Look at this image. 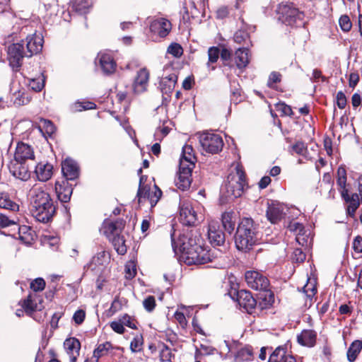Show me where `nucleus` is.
Instances as JSON below:
<instances>
[{"instance_id": "obj_1", "label": "nucleus", "mask_w": 362, "mask_h": 362, "mask_svg": "<svg viewBox=\"0 0 362 362\" xmlns=\"http://www.w3.org/2000/svg\"><path fill=\"white\" fill-rule=\"evenodd\" d=\"M32 215L39 222L47 223L54 216L56 207L45 186L35 185L30 190Z\"/></svg>"}, {"instance_id": "obj_2", "label": "nucleus", "mask_w": 362, "mask_h": 362, "mask_svg": "<svg viewBox=\"0 0 362 362\" xmlns=\"http://www.w3.org/2000/svg\"><path fill=\"white\" fill-rule=\"evenodd\" d=\"M259 240L258 225L250 218H243L235 235V245L239 250H247Z\"/></svg>"}, {"instance_id": "obj_3", "label": "nucleus", "mask_w": 362, "mask_h": 362, "mask_svg": "<svg viewBox=\"0 0 362 362\" xmlns=\"http://www.w3.org/2000/svg\"><path fill=\"white\" fill-rule=\"evenodd\" d=\"M246 186L247 181L243 166L237 163L228 175L222 190L227 197L235 199L242 196Z\"/></svg>"}, {"instance_id": "obj_4", "label": "nucleus", "mask_w": 362, "mask_h": 362, "mask_svg": "<svg viewBox=\"0 0 362 362\" xmlns=\"http://www.w3.org/2000/svg\"><path fill=\"white\" fill-rule=\"evenodd\" d=\"M196 202L183 200L180 205V220L187 226H195L203 220L202 214L196 210Z\"/></svg>"}, {"instance_id": "obj_5", "label": "nucleus", "mask_w": 362, "mask_h": 362, "mask_svg": "<svg viewBox=\"0 0 362 362\" xmlns=\"http://www.w3.org/2000/svg\"><path fill=\"white\" fill-rule=\"evenodd\" d=\"M180 260L186 264H204L211 261L209 251L201 245H194L180 256Z\"/></svg>"}, {"instance_id": "obj_6", "label": "nucleus", "mask_w": 362, "mask_h": 362, "mask_svg": "<svg viewBox=\"0 0 362 362\" xmlns=\"http://www.w3.org/2000/svg\"><path fill=\"white\" fill-rule=\"evenodd\" d=\"M199 141L202 149L211 154L219 153L223 146L222 137L213 132H206L199 134Z\"/></svg>"}, {"instance_id": "obj_7", "label": "nucleus", "mask_w": 362, "mask_h": 362, "mask_svg": "<svg viewBox=\"0 0 362 362\" xmlns=\"http://www.w3.org/2000/svg\"><path fill=\"white\" fill-rule=\"evenodd\" d=\"M199 237L193 233L192 230H187L180 235L178 240L175 241L172 237V245L175 253L178 252L180 255L188 251L194 245H199Z\"/></svg>"}, {"instance_id": "obj_8", "label": "nucleus", "mask_w": 362, "mask_h": 362, "mask_svg": "<svg viewBox=\"0 0 362 362\" xmlns=\"http://www.w3.org/2000/svg\"><path fill=\"white\" fill-rule=\"evenodd\" d=\"M1 229L3 230L1 233L5 235L16 237V235H18L22 240L25 243L30 242L26 237H23L21 235L22 232L27 229L26 227H19L16 221L10 220L6 215L2 214H0V230Z\"/></svg>"}, {"instance_id": "obj_9", "label": "nucleus", "mask_w": 362, "mask_h": 362, "mask_svg": "<svg viewBox=\"0 0 362 362\" xmlns=\"http://www.w3.org/2000/svg\"><path fill=\"white\" fill-rule=\"evenodd\" d=\"M24 42L14 43L8 47V59L14 71H18L22 65L23 59L27 57Z\"/></svg>"}, {"instance_id": "obj_10", "label": "nucleus", "mask_w": 362, "mask_h": 362, "mask_svg": "<svg viewBox=\"0 0 362 362\" xmlns=\"http://www.w3.org/2000/svg\"><path fill=\"white\" fill-rule=\"evenodd\" d=\"M144 177L141 176L139 180V187L137 192L139 202L141 203L143 199H147L149 201L151 207L156 206L161 197L162 192L156 186L154 185L152 189L147 188L146 186L142 185Z\"/></svg>"}, {"instance_id": "obj_11", "label": "nucleus", "mask_w": 362, "mask_h": 362, "mask_svg": "<svg viewBox=\"0 0 362 362\" xmlns=\"http://www.w3.org/2000/svg\"><path fill=\"white\" fill-rule=\"evenodd\" d=\"M278 20L282 23L292 25L297 19L301 18V13L291 4H280L277 8Z\"/></svg>"}, {"instance_id": "obj_12", "label": "nucleus", "mask_w": 362, "mask_h": 362, "mask_svg": "<svg viewBox=\"0 0 362 362\" xmlns=\"http://www.w3.org/2000/svg\"><path fill=\"white\" fill-rule=\"evenodd\" d=\"M245 278L248 286L255 290L266 291L269 286L268 279L257 271L246 272Z\"/></svg>"}, {"instance_id": "obj_13", "label": "nucleus", "mask_w": 362, "mask_h": 362, "mask_svg": "<svg viewBox=\"0 0 362 362\" xmlns=\"http://www.w3.org/2000/svg\"><path fill=\"white\" fill-rule=\"evenodd\" d=\"M288 208L284 204L272 202L268 204L267 217L272 223H276L285 217Z\"/></svg>"}, {"instance_id": "obj_14", "label": "nucleus", "mask_w": 362, "mask_h": 362, "mask_svg": "<svg viewBox=\"0 0 362 362\" xmlns=\"http://www.w3.org/2000/svg\"><path fill=\"white\" fill-rule=\"evenodd\" d=\"M8 169L15 177L21 180L27 181L30 177V171L25 162L13 159L9 163Z\"/></svg>"}, {"instance_id": "obj_15", "label": "nucleus", "mask_w": 362, "mask_h": 362, "mask_svg": "<svg viewBox=\"0 0 362 362\" xmlns=\"http://www.w3.org/2000/svg\"><path fill=\"white\" fill-rule=\"evenodd\" d=\"M341 196L345 202L347 216L354 218L355 213L360 205L359 196L356 193L349 194L347 189L341 192Z\"/></svg>"}, {"instance_id": "obj_16", "label": "nucleus", "mask_w": 362, "mask_h": 362, "mask_svg": "<svg viewBox=\"0 0 362 362\" xmlns=\"http://www.w3.org/2000/svg\"><path fill=\"white\" fill-rule=\"evenodd\" d=\"M26 45V55L27 57H30L33 54L39 53L43 45V37L40 34H34L28 35L25 39Z\"/></svg>"}, {"instance_id": "obj_17", "label": "nucleus", "mask_w": 362, "mask_h": 362, "mask_svg": "<svg viewBox=\"0 0 362 362\" xmlns=\"http://www.w3.org/2000/svg\"><path fill=\"white\" fill-rule=\"evenodd\" d=\"M171 28L170 22L164 18H156L150 24L151 32L160 37H166L170 32Z\"/></svg>"}, {"instance_id": "obj_18", "label": "nucleus", "mask_w": 362, "mask_h": 362, "mask_svg": "<svg viewBox=\"0 0 362 362\" xmlns=\"http://www.w3.org/2000/svg\"><path fill=\"white\" fill-rule=\"evenodd\" d=\"M208 237L214 246L222 245L225 243V235L221 230L218 222L211 221L209 223Z\"/></svg>"}, {"instance_id": "obj_19", "label": "nucleus", "mask_w": 362, "mask_h": 362, "mask_svg": "<svg viewBox=\"0 0 362 362\" xmlns=\"http://www.w3.org/2000/svg\"><path fill=\"white\" fill-rule=\"evenodd\" d=\"M194 168L179 165V172L175 180L176 186L185 191L187 189L192 182V172Z\"/></svg>"}, {"instance_id": "obj_20", "label": "nucleus", "mask_w": 362, "mask_h": 362, "mask_svg": "<svg viewBox=\"0 0 362 362\" xmlns=\"http://www.w3.org/2000/svg\"><path fill=\"white\" fill-rule=\"evenodd\" d=\"M149 76V71L145 68L137 72L133 83V89L136 93H141L147 90Z\"/></svg>"}, {"instance_id": "obj_21", "label": "nucleus", "mask_w": 362, "mask_h": 362, "mask_svg": "<svg viewBox=\"0 0 362 362\" xmlns=\"http://www.w3.org/2000/svg\"><path fill=\"white\" fill-rule=\"evenodd\" d=\"M34 173L37 180L47 182L51 179L53 175L54 167L48 162L42 161L36 165Z\"/></svg>"}, {"instance_id": "obj_22", "label": "nucleus", "mask_w": 362, "mask_h": 362, "mask_svg": "<svg viewBox=\"0 0 362 362\" xmlns=\"http://www.w3.org/2000/svg\"><path fill=\"white\" fill-rule=\"evenodd\" d=\"M34 158V151L31 146L23 142H19L17 144L13 159L26 163L27 160Z\"/></svg>"}, {"instance_id": "obj_23", "label": "nucleus", "mask_w": 362, "mask_h": 362, "mask_svg": "<svg viewBox=\"0 0 362 362\" xmlns=\"http://www.w3.org/2000/svg\"><path fill=\"white\" fill-rule=\"evenodd\" d=\"M236 300L239 305L247 312H250L257 305L256 300L251 293L245 290H240L237 292Z\"/></svg>"}, {"instance_id": "obj_24", "label": "nucleus", "mask_w": 362, "mask_h": 362, "mask_svg": "<svg viewBox=\"0 0 362 362\" xmlns=\"http://www.w3.org/2000/svg\"><path fill=\"white\" fill-rule=\"evenodd\" d=\"M72 191L71 186L66 180L62 182L59 181L55 182V192L58 199L62 202L66 203L70 200Z\"/></svg>"}, {"instance_id": "obj_25", "label": "nucleus", "mask_w": 362, "mask_h": 362, "mask_svg": "<svg viewBox=\"0 0 362 362\" xmlns=\"http://www.w3.org/2000/svg\"><path fill=\"white\" fill-rule=\"evenodd\" d=\"M197 158L191 145L186 144L182 148V155L180 159V165L194 168Z\"/></svg>"}, {"instance_id": "obj_26", "label": "nucleus", "mask_w": 362, "mask_h": 362, "mask_svg": "<svg viewBox=\"0 0 362 362\" xmlns=\"http://www.w3.org/2000/svg\"><path fill=\"white\" fill-rule=\"evenodd\" d=\"M64 346L69 356L70 362H76L81 349L80 341L74 337L69 338L65 340Z\"/></svg>"}, {"instance_id": "obj_27", "label": "nucleus", "mask_w": 362, "mask_h": 362, "mask_svg": "<svg viewBox=\"0 0 362 362\" xmlns=\"http://www.w3.org/2000/svg\"><path fill=\"white\" fill-rule=\"evenodd\" d=\"M62 170L66 180H73L78 175L77 164L71 159H66L62 164Z\"/></svg>"}, {"instance_id": "obj_28", "label": "nucleus", "mask_w": 362, "mask_h": 362, "mask_svg": "<svg viewBox=\"0 0 362 362\" xmlns=\"http://www.w3.org/2000/svg\"><path fill=\"white\" fill-rule=\"evenodd\" d=\"M123 228L124 223L122 221H107L104 223L103 230L107 238L111 239L114 236L119 235Z\"/></svg>"}, {"instance_id": "obj_29", "label": "nucleus", "mask_w": 362, "mask_h": 362, "mask_svg": "<svg viewBox=\"0 0 362 362\" xmlns=\"http://www.w3.org/2000/svg\"><path fill=\"white\" fill-rule=\"evenodd\" d=\"M234 60L238 69L247 66L250 62L248 49L246 48L238 49L235 52Z\"/></svg>"}, {"instance_id": "obj_30", "label": "nucleus", "mask_w": 362, "mask_h": 362, "mask_svg": "<svg viewBox=\"0 0 362 362\" xmlns=\"http://www.w3.org/2000/svg\"><path fill=\"white\" fill-rule=\"evenodd\" d=\"M100 64L102 69L106 74H112L115 70L116 63L109 54H102L100 55Z\"/></svg>"}, {"instance_id": "obj_31", "label": "nucleus", "mask_w": 362, "mask_h": 362, "mask_svg": "<svg viewBox=\"0 0 362 362\" xmlns=\"http://www.w3.org/2000/svg\"><path fill=\"white\" fill-rule=\"evenodd\" d=\"M298 342L303 346H313L315 344L316 333L313 330H303L297 337Z\"/></svg>"}, {"instance_id": "obj_32", "label": "nucleus", "mask_w": 362, "mask_h": 362, "mask_svg": "<svg viewBox=\"0 0 362 362\" xmlns=\"http://www.w3.org/2000/svg\"><path fill=\"white\" fill-rule=\"evenodd\" d=\"M362 349V341L360 340L354 341L348 349L346 356L349 362H354Z\"/></svg>"}, {"instance_id": "obj_33", "label": "nucleus", "mask_w": 362, "mask_h": 362, "mask_svg": "<svg viewBox=\"0 0 362 362\" xmlns=\"http://www.w3.org/2000/svg\"><path fill=\"white\" fill-rule=\"evenodd\" d=\"M296 242L303 247H309L313 243V237L309 230H303V232L296 235Z\"/></svg>"}, {"instance_id": "obj_34", "label": "nucleus", "mask_w": 362, "mask_h": 362, "mask_svg": "<svg viewBox=\"0 0 362 362\" xmlns=\"http://www.w3.org/2000/svg\"><path fill=\"white\" fill-rule=\"evenodd\" d=\"M110 240L112 241L115 249L119 255H122L127 252V248L123 236L118 235L114 236L112 238L110 239Z\"/></svg>"}, {"instance_id": "obj_35", "label": "nucleus", "mask_w": 362, "mask_h": 362, "mask_svg": "<svg viewBox=\"0 0 362 362\" xmlns=\"http://www.w3.org/2000/svg\"><path fill=\"white\" fill-rule=\"evenodd\" d=\"M306 297L312 300L317 293L316 279L308 278L307 284L303 288Z\"/></svg>"}, {"instance_id": "obj_36", "label": "nucleus", "mask_w": 362, "mask_h": 362, "mask_svg": "<svg viewBox=\"0 0 362 362\" xmlns=\"http://www.w3.org/2000/svg\"><path fill=\"white\" fill-rule=\"evenodd\" d=\"M0 208L16 211L18 210L19 206L16 203L11 200L6 194L0 193Z\"/></svg>"}, {"instance_id": "obj_37", "label": "nucleus", "mask_w": 362, "mask_h": 362, "mask_svg": "<svg viewBox=\"0 0 362 362\" xmlns=\"http://www.w3.org/2000/svg\"><path fill=\"white\" fill-rule=\"evenodd\" d=\"M13 97V104L16 106L27 105L31 98L24 90H20L14 93Z\"/></svg>"}, {"instance_id": "obj_38", "label": "nucleus", "mask_w": 362, "mask_h": 362, "mask_svg": "<svg viewBox=\"0 0 362 362\" xmlns=\"http://www.w3.org/2000/svg\"><path fill=\"white\" fill-rule=\"evenodd\" d=\"M39 129L49 136H52L56 131L54 124L51 121L45 119L40 120Z\"/></svg>"}, {"instance_id": "obj_39", "label": "nucleus", "mask_w": 362, "mask_h": 362, "mask_svg": "<svg viewBox=\"0 0 362 362\" xmlns=\"http://www.w3.org/2000/svg\"><path fill=\"white\" fill-rule=\"evenodd\" d=\"M233 213L231 212H224L222 214V224L224 229L230 233L235 226V223L233 221Z\"/></svg>"}, {"instance_id": "obj_40", "label": "nucleus", "mask_w": 362, "mask_h": 362, "mask_svg": "<svg viewBox=\"0 0 362 362\" xmlns=\"http://www.w3.org/2000/svg\"><path fill=\"white\" fill-rule=\"evenodd\" d=\"M28 86L35 92H40L45 86V77L42 74L36 78H29Z\"/></svg>"}, {"instance_id": "obj_41", "label": "nucleus", "mask_w": 362, "mask_h": 362, "mask_svg": "<svg viewBox=\"0 0 362 362\" xmlns=\"http://www.w3.org/2000/svg\"><path fill=\"white\" fill-rule=\"evenodd\" d=\"M286 354V349L284 347H277L270 355L269 362H281L284 360Z\"/></svg>"}, {"instance_id": "obj_42", "label": "nucleus", "mask_w": 362, "mask_h": 362, "mask_svg": "<svg viewBox=\"0 0 362 362\" xmlns=\"http://www.w3.org/2000/svg\"><path fill=\"white\" fill-rule=\"evenodd\" d=\"M144 339L141 334L136 335L131 341L130 349L132 352H139L142 350Z\"/></svg>"}, {"instance_id": "obj_43", "label": "nucleus", "mask_w": 362, "mask_h": 362, "mask_svg": "<svg viewBox=\"0 0 362 362\" xmlns=\"http://www.w3.org/2000/svg\"><path fill=\"white\" fill-rule=\"evenodd\" d=\"M252 356V349L250 346L240 349L237 354L236 358L240 361H249Z\"/></svg>"}, {"instance_id": "obj_44", "label": "nucleus", "mask_w": 362, "mask_h": 362, "mask_svg": "<svg viewBox=\"0 0 362 362\" xmlns=\"http://www.w3.org/2000/svg\"><path fill=\"white\" fill-rule=\"evenodd\" d=\"M74 6L77 11L80 13H86V11L91 6V1L75 0Z\"/></svg>"}, {"instance_id": "obj_45", "label": "nucleus", "mask_w": 362, "mask_h": 362, "mask_svg": "<svg viewBox=\"0 0 362 362\" xmlns=\"http://www.w3.org/2000/svg\"><path fill=\"white\" fill-rule=\"evenodd\" d=\"M275 108L277 112L281 113L283 116H291L293 111L291 107L284 103L279 102L275 105Z\"/></svg>"}, {"instance_id": "obj_46", "label": "nucleus", "mask_w": 362, "mask_h": 362, "mask_svg": "<svg viewBox=\"0 0 362 362\" xmlns=\"http://www.w3.org/2000/svg\"><path fill=\"white\" fill-rule=\"evenodd\" d=\"M168 53L172 54L176 58L180 57L183 54L182 47L177 43H172L168 47Z\"/></svg>"}, {"instance_id": "obj_47", "label": "nucleus", "mask_w": 362, "mask_h": 362, "mask_svg": "<svg viewBox=\"0 0 362 362\" xmlns=\"http://www.w3.org/2000/svg\"><path fill=\"white\" fill-rule=\"evenodd\" d=\"M281 81V74L276 71L270 74L267 81V86L270 88H276V84Z\"/></svg>"}, {"instance_id": "obj_48", "label": "nucleus", "mask_w": 362, "mask_h": 362, "mask_svg": "<svg viewBox=\"0 0 362 362\" xmlns=\"http://www.w3.org/2000/svg\"><path fill=\"white\" fill-rule=\"evenodd\" d=\"M110 347L111 344L109 342L101 344L94 350L93 354L96 355V357L100 358L107 353Z\"/></svg>"}, {"instance_id": "obj_49", "label": "nucleus", "mask_w": 362, "mask_h": 362, "mask_svg": "<svg viewBox=\"0 0 362 362\" xmlns=\"http://www.w3.org/2000/svg\"><path fill=\"white\" fill-rule=\"evenodd\" d=\"M220 56V50L216 47H211L208 50L209 62L213 64L217 62Z\"/></svg>"}, {"instance_id": "obj_50", "label": "nucleus", "mask_w": 362, "mask_h": 362, "mask_svg": "<svg viewBox=\"0 0 362 362\" xmlns=\"http://www.w3.org/2000/svg\"><path fill=\"white\" fill-rule=\"evenodd\" d=\"M23 306L26 310V312H33L38 309L37 304L34 303V300L33 299V297L30 295L28 296L27 299L24 300Z\"/></svg>"}, {"instance_id": "obj_51", "label": "nucleus", "mask_w": 362, "mask_h": 362, "mask_svg": "<svg viewBox=\"0 0 362 362\" xmlns=\"http://www.w3.org/2000/svg\"><path fill=\"white\" fill-rule=\"evenodd\" d=\"M45 287V281L42 278H37L33 281L30 284V288L34 291H42Z\"/></svg>"}, {"instance_id": "obj_52", "label": "nucleus", "mask_w": 362, "mask_h": 362, "mask_svg": "<svg viewBox=\"0 0 362 362\" xmlns=\"http://www.w3.org/2000/svg\"><path fill=\"white\" fill-rule=\"evenodd\" d=\"M143 305L148 312H151L156 306L155 298L152 296H148L144 300Z\"/></svg>"}, {"instance_id": "obj_53", "label": "nucleus", "mask_w": 362, "mask_h": 362, "mask_svg": "<svg viewBox=\"0 0 362 362\" xmlns=\"http://www.w3.org/2000/svg\"><path fill=\"white\" fill-rule=\"evenodd\" d=\"M352 23L349 17L346 15L341 16V30L348 32L351 29Z\"/></svg>"}, {"instance_id": "obj_54", "label": "nucleus", "mask_w": 362, "mask_h": 362, "mask_svg": "<svg viewBox=\"0 0 362 362\" xmlns=\"http://www.w3.org/2000/svg\"><path fill=\"white\" fill-rule=\"evenodd\" d=\"M136 269L133 262H129L125 266V276L128 279H131L135 276Z\"/></svg>"}, {"instance_id": "obj_55", "label": "nucleus", "mask_w": 362, "mask_h": 362, "mask_svg": "<svg viewBox=\"0 0 362 362\" xmlns=\"http://www.w3.org/2000/svg\"><path fill=\"white\" fill-rule=\"evenodd\" d=\"M177 76L175 74H170L168 76L163 77L161 80L162 83H168L169 89H172L175 87L177 82Z\"/></svg>"}, {"instance_id": "obj_56", "label": "nucleus", "mask_w": 362, "mask_h": 362, "mask_svg": "<svg viewBox=\"0 0 362 362\" xmlns=\"http://www.w3.org/2000/svg\"><path fill=\"white\" fill-rule=\"evenodd\" d=\"M292 151L299 155H304L306 151L305 144L301 141L296 142L292 146Z\"/></svg>"}, {"instance_id": "obj_57", "label": "nucleus", "mask_w": 362, "mask_h": 362, "mask_svg": "<svg viewBox=\"0 0 362 362\" xmlns=\"http://www.w3.org/2000/svg\"><path fill=\"white\" fill-rule=\"evenodd\" d=\"M172 353L170 349L165 347L162 349L160 354V359L162 362H168L171 361Z\"/></svg>"}, {"instance_id": "obj_58", "label": "nucleus", "mask_w": 362, "mask_h": 362, "mask_svg": "<svg viewBox=\"0 0 362 362\" xmlns=\"http://www.w3.org/2000/svg\"><path fill=\"white\" fill-rule=\"evenodd\" d=\"M119 320L122 323L123 326H127L132 329H136V326L133 322V319L128 315H123Z\"/></svg>"}, {"instance_id": "obj_59", "label": "nucleus", "mask_w": 362, "mask_h": 362, "mask_svg": "<svg viewBox=\"0 0 362 362\" xmlns=\"http://www.w3.org/2000/svg\"><path fill=\"white\" fill-rule=\"evenodd\" d=\"M110 327L118 334H123L125 330L120 320L112 322L110 323Z\"/></svg>"}, {"instance_id": "obj_60", "label": "nucleus", "mask_w": 362, "mask_h": 362, "mask_svg": "<svg viewBox=\"0 0 362 362\" xmlns=\"http://www.w3.org/2000/svg\"><path fill=\"white\" fill-rule=\"evenodd\" d=\"M267 294L265 295V297L263 299L262 302H259L258 305L260 309L267 308L268 306L271 305L274 302L273 295H272L271 293L268 294V298H267Z\"/></svg>"}, {"instance_id": "obj_61", "label": "nucleus", "mask_w": 362, "mask_h": 362, "mask_svg": "<svg viewBox=\"0 0 362 362\" xmlns=\"http://www.w3.org/2000/svg\"><path fill=\"white\" fill-rule=\"evenodd\" d=\"M288 229L294 232L296 235L298 233L303 232V230L305 229L303 225L298 222H291L288 225Z\"/></svg>"}, {"instance_id": "obj_62", "label": "nucleus", "mask_w": 362, "mask_h": 362, "mask_svg": "<svg viewBox=\"0 0 362 362\" xmlns=\"http://www.w3.org/2000/svg\"><path fill=\"white\" fill-rule=\"evenodd\" d=\"M86 313L83 310H78L74 314L73 319L76 324L80 325L83 322Z\"/></svg>"}, {"instance_id": "obj_63", "label": "nucleus", "mask_w": 362, "mask_h": 362, "mask_svg": "<svg viewBox=\"0 0 362 362\" xmlns=\"http://www.w3.org/2000/svg\"><path fill=\"white\" fill-rule=\"evenodd\" d=\"M293 260L297 262H303L305 259V254L300 249H296L293 251Z\"/></svg>"}, {"instance_id": "obj_64", "label": "nucleus", "mask_w": 362, "mask_h": 362, "mask_svg": "<svg viewBox=\"0 0 362 362\" xmlns=\"http://www.w3.org/2000/svg\"><path fill=\"white\" fill-rule=\"evenodd\" d=\"M353 247L355 252L358 253L362 252V238L361 236L355 238L353 243Z\"/></svg>"}]
</instances>
